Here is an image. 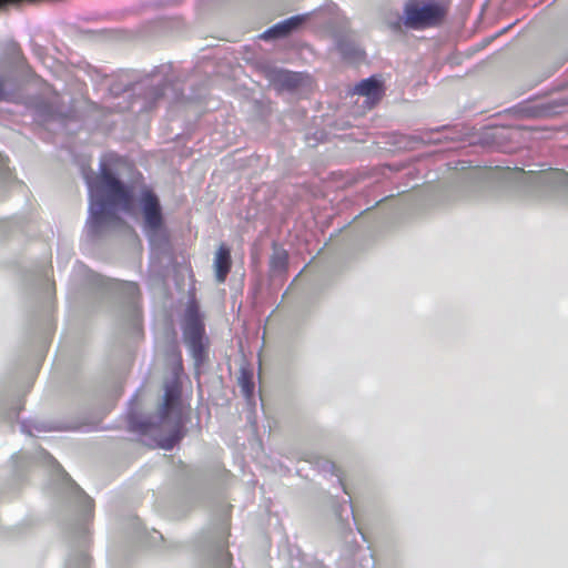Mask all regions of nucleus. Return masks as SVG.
Listing matches in <instances>:
<instances>
[{"label": "nucleus", "mask_w": 568, "mask_h": 568, "mask_svg": "<svg viewBox=\"0 0 568 568\" xmlns=\"http://www.w3.org/2000/svg\"><path fill=\"white\" fill-rule=\"evenodd\" d=\"M138 210L142 221V231L151 244L165 239V224L162 206L158 195L149 187H143L138 197Z\"/></svg>", "instance_id": "nucleus-3"}, {"label": "nucleus", "mask_w": 568, "mask_h": 568, "mask_svg": "<svg viewBox=\"0 0 568 568\" xmlns=\"http://www.w3.org/2000/svg\"><path fill=\"white\" fill-rule=\"evenodd\" d=\"M288 255L283 248H274L270 260L271 271L274 273H282L286 270Z\"/></svg>", "instance_id": "nucleus-11"}, {"label": "nucleus", "mask_w": 568, "mask_h": 568, "mask_svg": "<svg viewBox=\"0 0 568 568\" xmlns=\"http://www.w3.org/2000/svg\"><path fill=\"white\" fill-rule=\"evenodd\" d=\"M128 288L132 294L138 291V286L134 283H129Z\"/></svg>", "instance_id": "nucleus-16"}, {"label": "nucleus", "mask_w": 568, "mask_h": 568, "mask_svg": "<svg viewBox=\"0 0 568 568\" xmlns=\"http://www.w3.org/2000/svg\"><path fill=\"white\" fill-rule=\"evenodd\" d=\"M227 560H229V556H227V555H224V556H223V562H224V564H226V562H227Z\"/></svg>", "instance_id": "nucleus-18"}, {"label": "nucleus", "mask_w": 568, "mask_h": 568, "mask_svg": "<svg viewBox=\"0 0 568 568\" xmlns=\"http://www.w3.org/2000/svg\"><path fill=\"white\" fill-rule=\"evenodd\" d=\"M303 20H304L303 16L291 17L284 21L276 23L275 26L267 29L266 31H264L261 34V38L268 40V39L286 37L293 30H295L302 23Z\"/></svg>", "instance_id": "nucleus-9"}, {"label": "nucleus", "mask_w": 568, "mask_h": 568, "mask_svg": "<svg viewBox=\"0 0 568 568\" xmlns=\"http://www.w3.org/2000/svg\"><path fill=\"white\" fill-rule=\"evenodd\" d=\"M89 190V219L87 232L97 236L122 224L119 212H130L132 191L116 176L106 161L100 164V174L85 175Z\"/></svg>", "instance_id": "nucleus-1"}, {"label": "nucleus", "mask_w": 568, "mask_h": 568, "mask_svg": "<svg viewBox=\"0 0 568 568\" xmlns=\"http://www.w3.org/2000/svg\"><path fill=\"white\" fill-rule=\"evenodd\" d=\"M4 82H6V80L2 77H0V100L6 99V97H7L6 91H4Z\"/></svg>", "instance_id": "nucleus-14"}, {"label": "nucleus", "mask_w": 568, "mask_h": 568, "mask_svg": "<svg viewBox=\"0 0 568 568\" xmlns=\"http://www.w3.org/2000/svg\"><path fill=\"white\" fill-rule=\"evenodd\" d=\"M163 94H164V85H158L155 94H154V99L156 100L160 97H162Z\"/></svg>", "instance_id": "nucleus-15"}, {"label": "nucleus", "mask_w": 568, "mask_h": 568, "mask_svg": "<svg viewBox=\"0 0 568 568\" xmlns=\"http://www.w3.org/2000/svg\"><path fill=\"white\" fill-rule=\"evenodd\" d=\"M215 277L219 283H223L231 268V253L224 244L220 245L214 258Z\"/></svg>", "instance_id": "nucleus-10"}, {"label": "nucleus", "mask_w": 568, "mask_h": 568, "mask_svg": "<svg viewBox=\"0 0 568 568\" xmlns=\"http://www.w3.org/2000/svg\"><path fill=\"white\" fill-rule=\"evenodd\" d=\"M353 94L363 97L365 106L372 109L382 97L381 82L375 77L364 79L355 85Z\"/></svg>", "instance_id": "nucleus-7"}, {"label": "nucleus", "mask_w": 568, "mask_h": 568, "mask_svg": "<svg viewBox=\"0 0 568 568\" xmlns=\"http://www.w3.org/2000/svg\"><path fill=\"white\" fill-rule=\"evenodd\" d=\"M241 387H242V392L244 393L245 396L251 395L252 385L244 376L241 378Z\"/></svg>", "instance_id": "nucleus-12"}, {"label": "nucleus", "mask_w": 568, "mask_h": 568, "mask_svg": "<svg viewBox=\"0 0 568 568\" xmlns=\"http://www.w3.org/2000/svg\"><path fill=\"white\" fill-rule=\"evenodd\" d=\"M163 399L159 414V426L172 433L171 437L162 444L163 448L170 449L178 442L182 427L181 386L176 374L165 384Z\"/></svg>", "instance_id": "nucleus-2"}, {"label": "nucleus", "mask_w": 568, "mask_h": 568, "mask_svg": "<svg viewBox=\"0 0 568 568\" xmlns=\"http://www.w3.org/2000/svg\"><path fill=\"white\" fill-rule=\"evenodd\" d=\"M83 500H84L85 507L88 506L89 508H91L92 501L87 496H83Z\"/></svg>", "instance_id": "nucleus-17"}, {"label": "nucleus", "mask_w": 568, "mask_h": 568, "mask_svg": "<svg viewBox=\"0 0 568 568\" xmlns=\"http://www.w3.org/2000/svg\"><path fill=\"white\" fill-rule=\"evenodd\" d=\"M444 8L433 1L409 0L403 11V23L413 30L437 26L444 18Z\"/></svg>", "instance_id": "nucleus-4"}, {"label": "nucleus", "mask_w": 568, "mask_h": 568, "mask_svg": "<svg viewBox=\"0 0 568 568\" xmlns=\"http://www.w3.org/2000/svg\"><path fill=\"white\" fill-rule=\"evenodd\" d=\"M183 339L190 349L195 366L199 367L205 357L204 325L194 305H190L184 315Z\"/></svg>", "instance_id": "nucleus-5"}, {"label": "nucleus", "mask_w": 568, "mask_h": 568, "mask_svg": "<svg viewBox=\"0 0 568 568\" xmlns=\"http://www.w3.org/2000/svg\"><path fill=\"white\" fill-rule=\"evenodd\" d=\"M63 476V479L67 480L68 484H70L79 494L82 495V491L80 490V488L69 478L68 474H62Z\"/></svg>", "instance_id": "nucleus-13"}, {"label": "nucleus", "mask_w": 568, "mask_h": 568, "mask_svg": "<svg viewBox=\"0 0 568 568\" xmlns=\"http://www.w3.org/2000/svg\"><path fill=\"white\" fill-rule=\"evenodd\" d=\"M271 83L278 90H293L302 81V74L284 69H272L268 71Z\"/></svg>", "instance_id": "nucleus-8"}, {"label": "nucleus", "mask_w": 568, "mask_h": 568, "mask_svg": "<svg viewBox=\"0 0 568 568\" xmlns=\"http://www.w3.org/2000/svg\"><path fill=\"white\" fill-rule=\"evenodd\" d=\"M516 174L527 183L534 184L545 190H568V172L558 169H550L540 172H524L517 170Z\"/></svg>", "instance_id": "nucleus-6"}]
</instances>
